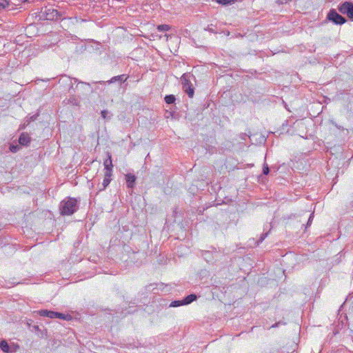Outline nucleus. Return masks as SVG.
Instances as JSON below:
<instances>
[{"mask_svg":"<svg viewBox=\"0 0 353 353\" xmlns=\"http://www.w3.org/2000/svg\"><path fill=\"white\" fill-rule=\"evenodd\" d=\"M125 176L128 177V176H135L134 175H131L130 174H125Z\"/></svg>","mask_w":353,"mask_h":353,"instance_id":"obj_28","label":"nucleus"},{"mask_svg":"<svg viewBox=\"0 0 353 353\" xmlns=\"http://www.w3.org/2000/svg\"><path fill=\"white\" fill-rule=\"evenodd\" d=\"M216 1L219 3L223 4V5H228L232 4L237 1V0H216Z\"/></svg>","mask_w":353,"mask_h":353,"instance_id":"obj_19","label":"nucleus"},{"mask_svg":"<svg viewBox=\"0 0 353 353\" xmlns=\"http://www.w3.org/2000/svg\"><path fill=\"white\" fill-rule=\"evenodd\" d=\"M191 77H192V75L190 73H185L181 77L183 90L190 98H192L194 94V88L190 81Z\"/></svg>","mask_w":353,"mask_h":353,"instance_id":"obj_3","label":"nucleus"},{"mask_svg":"<svg viewBox=\"0 0 353 353\" xmlns=\"http://www.w3.org/2000/svg\"><path fill=\"white\" fill-rule=\"evenodd\" d=\"M31 141L30 135L26 132H23L19 138V143L22 145H28Z\"/></svg>","mask_w":353,"mask_h":353,"instance_id":"obj_8","label":"nucleus"},{"mask_svg":"<svg viewBox=\"0 0 353 353\" xmlns=\"http://www.w3.org/2000/svg\"><path fill=\"white\" fill-rule=\"evenodd\" d=\"M312 218H313V214H310V218L308 219L307 225H309L310 223V222L312 221Z\"/></svg>","mask_w":353,"mask_h":353,"instance_id":"obj_26","label":"nucleus"},{"mask_svg":"<svg viewBox=\"0 0 353 353\" xmlns=\"http://www.w3.org/2000/svg\"><path fill=\"white\" fill-rule=\"evenodd\" d=\"M164 99L166 103L172 104L175 102L176 98L173 94H169L166 95Z\"/></svg>","mask_w":353,"mask_h":353,"instance_id":"obj_15","label":"nucleus"},{"mask_svg":"<svg viewBox=\"0 0 353 353\" xmlns=\"http://www.w3.org/2000/svg\"><path fill=\"white\" fill-rule=\"evenodd\" d=\"M270 172V168L268 167V165L267 164H264L263 165V174L264 175H268Z\"/></svg>","mask_w":353,"mask_h":353,"instance_id":"obj_23","label":"nucleus"},{"mask_svg":"<svg viewBox=\"0 0 353 353\" xmlns=\"http://www.w3.org/2000/svg\"><path fill=\"white\" fill-rule=\"evenodd\" d=\"M6 0H0V7L5 8Z\"/></svg>","mask_w":353,"mask_h":353,"instance_id":"obj_25","label":"nucleus"},{"mask_svg":"<svg viewBox=\"0 0 353 353\" xmlns=\"http://www.w3.org/2000/svg\"><path fill=\"white\" fill-rule=\"evenodd\" d=\"M108 111L106 110H102L101 112V117L103 118V119H106L107 118V115L108 114Z\"/></svg>","mask_w":353,"mask_h":353,"instance_id":"obj_24","label":"nucleus"},{"mask_svg":"<svg viewBox=\"0 0 353 353\" xmlns=\"http://www.w3.org/2000/svg\"><path fill=\"white\" fill-rule=\"evenodd\" d=\"M61 14L57 10L48 9L46 11V18L47 20H51V21L58 20V19H61Z\"/></svg>","mask_w":353,"mask_h":353,"instance_id":"obj_6","label":"nucleus"},{"mask_svg":"<svg viewBox=\"0 0 353 353\" xmlns=\"http://www.w3.org/2000/svg\"><path fill=\"white\" fill-rule=\"evenodd\" d=\"M79 97L74 94L70 95L69 98L67 99V103L72 105H79Z\"/></svg>","mask_w":353,"mask_h":353,"instance_id":"obj_10","label":"nucleus"},{"mask_svg":"<svg viewBox=\"0 0 353 353\" xmlns=\"http://www.w3.org/2000/svg\"><path fill=\"white\" fill-rule=\"evenodd\" d=\"M56 318L63 319L65 321H70L72 319L71 315L65 314H62V313L57 312H55V319Z\"/></svg>","mask_w":353,"mask_h":353,"instance_id":"obj_13","label":"nucleus"},{"mask_svg":"<svg viewBox=\"0 0 353 353\" xmlns=\"http://www.w3.org/2000/svg\"><path fill=\"white\" fill-rule=\"evenodd\" d=\"M108 159H105L104 161V166H105V172L104 176H111L112 163L111 155L109 152L108 153Z\"/></svg>","mask_w":353,"mask_h":353,"instance_id":"obj_7","label":"nucleus"},{"mask_svg":"<svg viewBox=\"0 0 353 353\" xmlns=\"http://www.w3.org/2000/svg\"><path fill=\"white\" fill-rule=\"evenodd\" d=\"M136 178H128L126 183L128 188H133Z\"/></svg>","mask_w":353,"mask_h":353,"instance_id":"obj_20","label":"nucleus"},{"mask_svg":"<svg viewBox=\"0 0 353 353\" xmlns=\"http://www.w3.org/2000/svg\"><path fill=\"white\" fill-rule=\"evenodd\" d=\"M276 326H277V323H276V324L273 325L272 326V327H276Z\"/></svg>","mask_w":353,"mask_h":353,"instance_id":"obj_29","label":"nucleus"},{"mask_svg":"<svg viewBox=\"0 0 353 353\" xmlns=\"http://www.w3.org/2000/svg\"><path fill=\"white\" fill-rule=\"evenodd\" d=\"M127 79H128V77H125V74H121V75L113 77L110 80L108 81L107 83H114L117 81H120L121 83L125 82L127 80Z\"/></svg>","mask_w":353,"mask_h":353,"instance_id":"obj_11","label":"nucleus"},{"mask_svg":"<svg viewBox=\"0 0 353 353\" xmlns=\"http://www.w3.org/2000/svg\"><path fill=\"white\" fill-rule=\"evenodd\" d=\"M339 10L342 14H347L350 19H353V3L346 1L339 7Z\"/></svg>","mask_w":353,"mask_h":353,"instance_id":"obj_5","label":"nucleus"},{"mask_svg":"<svg viewBox=\"0 0 353 353\" xmlns=\"http://www.w3.org/2000/svg\"><path fill=\"white\" fill-rule=\"evenodd\" d=\"M110 182V178H104L103 183H102V186L101 188H99V190H102L105 189L109 185Z\"/></svg>","mask_w":353,"mask_h":353,"instance_id":"obj_18","label":"nucleus"},{"mask_svg":"<svg viewBox=\"0 0 353 353\" xmlns=\"http://www.w3.org/2000/svg\"><path fill=\"white\" fill-rule=\"evenodd\" d=\"M66 82H69L70 90L73 88V81L74 83H78V85L76 86V88L81 90V94L84 97H88L90 93L92 92V88L90 86V84L88 83L79 81L77 79H70V77H65Z\"/></svg>","mask_w":353,"mask_h":353,"instance_id":"obj_1","label":"nucleus"},{"mask_svg":"<svg viewBox=\"0 0 353 353\" xmlns=\"http://www.w3.org/2000/svg\"><path fill=\"white\" fill-rule=\"evenodd\" d=\"M99 83H104L105 81H99Z\"/></svg>","mask_w":353,"mask_h":353,"instance_id":"obj_30","label":"nucleus"},{"mask_svg":"<svg viewBox=\"0 0 353 353\" xmlns=\"http://www.w3.org/2000/svg\"><path fill=\"white\" fill-rule=\"evenodd\" d=\"M20 147L18 145H10V150L12 152H17L19 150Z\"/></svg>","mask_w":353,"mask_h":353,"instance_id":"obj_22","label":"nucleus"},{"mask_svg":"<svg viewBox=\"0 0 353 353\" xmlns=\"http://www.w3.org/2000/svg\"><path fill=\"white\" fill-rule=\"evenodd\" d=\"M267 234H264L261 238V241H263L264 240V239L265 238Z\"/></svg>","mask_w":353,"mask_h":353,"instance_id":"obj_27","label":"nucleus"},{"mask_svg":"<svg viewBox=\"0 0 353 353\" xmlns=\"http://www.w3.org/2000/svg\"><path fill=\"white\" fill-rule=\"evenodd\" d=\"M0 348L5 353H9L12 352L10 350L9 345L5 340H3L0 342Z\"/></svg>","mask_w":353,"mask_h":353,"instance_id":"obj_12","label":"nucleus"},{"mask_svg":"<svg viewBox=\"0 0 353 353\" xmlns=\"http://www.w3.org/2000/svg\"><path fill=\"white\" fill-rule=\"evenodd\" d=\"M38 314L41 316H47L50 319H55V312L54 311H50L47 310H41L37 312Z\"/></svg>","mask_w":353,"mask_h":353,"instance_id":"obj_9","label":"nucleus"},{"mask_svg":"<svg viewBox=\"0 0 353 353\" xmlns=\"http://www.w3.org/2000/svg\"><path fill=\"white\" fill-rule=\"evenodd\" d=\"M327 19L337 25H342L346 22L345 18L339 14L334 9L330 10Z\"/></svg>","mask_w":353,"mask_h":353,"instance_id":"obj_4","label":"nucleus"},{"mask_svg":"<svg viewBox=\"0 0 353 353\" xmlns=\"http://www.w3.org/2000/svg\"><path fill=\"white\" fill-rule=\"evenodd\" d=\"M183 305H184L183 300L174 301L171 303L170 306L171 307H178V306Z\"/></svg>","mask_w":353,"mask_h":353,"instance_id":"obj_21","label":"nucleus"},{"mask_svg":"<svg viewBox=\"0 0 353 353\" xmlns=\"http://www.w3.org/2000/svg\"><path fill=\"white\" fill-rule=\"evenodd\" d=\"M170 29V26L167 24H162L157 26V30L160 32L168 31Z\"/></svg>","mask_w":353,"mask_h":353,"instance_id":"obj_17","label":"nucleus"},{"mask_svg":"<svg viewBox=\"0 0 353 353\" xmlns=\"http://www.w3.org/2000/svg\"><path fill=\"white\" fill-rule=\"evenodd\" d=\"M196 296L195 294H190L183 299L184 305L191 303L193 301L196 300Z\"/></svg>","mask_w":353,"mask_h":353,"instance_id":"obj_14","label":"nucleus"},{"mask_svg":"<svg viewBox=\"0 0 353 353\" xmlns=\"http://www.w3.org/2000/svg\"><path fill=\"white\" fill-rule=\"evenodd\" d=\"M77 201L71 198L61 201L59 206L61 214L63 215L72 214L77 209Z\"/></svg>","mask_w":353,"mask_h":353,"instance_id":"obj_2","label":"nucleus"},{"mask_svg":"<svg viewBox=\"0 0 353 353\" xmlns=\"http://www.w3.org/2000/svg\"><path fill=\"white\" fill-rule=\"evenodd\" d=\"M38 117H39V113H37L30 117H27L26 119V121L24 123V125H28L31 121H35Z\"/></svg>","mask_w":353,"mask_h":353,"instance_id":"obj_16","label":"nucleus"}]
</instances>
